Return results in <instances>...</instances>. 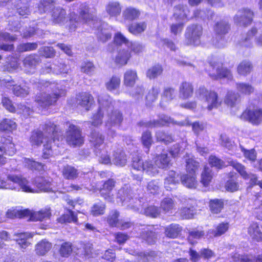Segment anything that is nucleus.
I'll list each match as a JSON object with an SVG mask.
<instances>
[{
	"label": "nucleus",
	"instance_id": "nucleus-1",
	"mask_svg": "<svg viewBox=\"0 0 262 262\" xmlns=\"http://www.w3.org/2000/svg\"><path fill=\"white\" fill-rule=\"evenodd\" d=\"M33 84L34 87L39 89L40 91H49L51 90L52 91V94L40 92L36 95L35 102L38 106L42 108L55 105L59 98L66 95V91L60 88L59 85L55 83L41 80L34 82Z\"/></svg>",
	"mask_w": 262,
	"mask_h": 262
},
{
	"label": "nucleus",
	"instance_id": "nucleus-2",
	"mask_svg": "<svg viewBox=\"0 0 262 262\" xmlns=\"http://www.w3.org/2000/svg\"><path fill=\"white\" fill-rule=\"evenodd\" d=\"M0 188L10 189L20 188L25 192L35 193L37 191L32 188L29 182L21 176L9 174L7 176V181H5L0 177Z\"/></svg>",
	"mask_w": 262,
	"mask_h": 262
},
{
	"label": "nucleus",
	"instance_id": "nucleus-3",
	"mask_svg": "<svg viewBox=\"0 0 262 262\" xmlns=\"http://www.w3.org/2000/svg\"><path fill=\"white\" fill-rule=\"evenodd\" d=\"M133 191V188L125 186L118 190L117 198L120 199L123 206L134 211H139L141 201L136 196L139 194Z\"/></svg>",
	"mask_w": 262,
	"mask_h": 262
},
{
	"label": "nucleus",
	"instance_id": "nucleus-4",
	"mask_svg": "<svg viewBox=\"0 0 262 262\" xmlns=\"http://www.w3.org/2000/svg\"><path fill=\"white\" fill-rule=\"evenodd\" d=\"M195 95L198 98L205 99L207 103V108L209 111L217 108L222 103L217 93L213 91H208L203 86H200L196 90Z\"/></svg>",
	"mask_w": 262,
	"mask_h": 262
},
{
	"label": "nucleus",
	"instance_id": "nucleus-5",
	"mask_svg": "<svg viewBox=\"0 0 262 262\" xmlns=\"http://www.w3.org/2000/svg\"><path fill=\"white\" fill-rule=\"evenodd\" d=\"M224 60V58H221L209 63L210 69L207 70L209 76L212 79H217L222 78L232 79V75L231 71L226 68L223 67V65L225 64V62H223Z\"/></svg>",
	"mask_w": 262,
	"mask_h": 262
},
{
	"label": "nucleus",
	"instance_id": "nucleus-6",
	"mask_svg": "<svg viewBox=\"0 0 262 262\" xmlns=\"http://www.w3.org/2000/svg\"><path fill=\"white\" fill-rule=\"evenodd\" d=\"M67 144L73 147L80 146L84 143V137L80 128L74 124H69L66 133Z\"/></svg>",
	"mask_w": 262,
	"mask_h": 262
},
{
	"label": "nucleus",
	"instance_id": "nucleus-7",
	"mask_svg": "<svg viewBox=\"0 0 262 262\" xmlns=\"http://www.w3.org/2000/svg\"><path fill=\"white\" fill-rule=\"evenodd\" d=\"M203 28L201 26L192 24L188 26L185 33V42L188 45H199L202 35Z\"/></svg>",
	"mask_w": 262,
	"mask_h": 262
},
{
	"label": "nucleus",
	"instance_id": "nucleus-8",
	"mask_svg": "<svg viewBox=\"0 0 262 262\" xmlns=\"http://www.w3.org/2000/svg\"><path fill=\"white\" fill-rule=\"evenodd\" d=\"M78 13L79 14L78 18L75 13H70L69 20L71 23L74 22L77 24L79 18H81L85 22H88L93 20L95 16L94 12L86 3L82 4L80 6Z\"/></svg>",
	"mask_w": 262,
	"mask_h": 262
},
{
	"label": "nucleus",
	"instance_id": "nucleus-9",
	"mask_svg": "<svg viewBox=\"0 0 262 262\" xmlns=\"http://www.w3.org/2000/svg\"><path fill=\"white\" fill-rule=\"evenodd\" d=\"M253 15V12L250 9L242 8L234 15L233 21L237 26L245 27L251 24Z\"/></svg>",
	"mask_w": 262,
	"mask_h": 262
},
{
	"label": "nucleus",
	"instance_id": "nucleus-10",
	"mask_svg": "<svg viewBox=\"0 0 262 262\" xmlns=\"http://www.w3.org/2000/svg\"><path fill=\"white\" fill-rule=\"evenodd\" d=\"M106 101H104L102 98L99 97L98 100L100 104L99 110L97 113L95 114L92 118L91 124L94 126H98L102 123V118L104 112L108 111L109 109L111 110V102L108 100V96H106Z\"/></svg>",
	"mask_w": 262,
	"mask_h": 262
},
{
	"label": "nucleus",
	"instance_id": "nucleus-11",
	"mask_svg": "<svg viewBox=\"0 0 262 262\" xmlns=\"http://www.w3.org/2000/svg\"><path fill=\"white\" fill-rule=\"evenodd\" d=\"M132 167L137 170L145 171L149 174L154 175L158 172L156 166L151 161L143 162L139 157H134L132 161Z\"/></svg>",
	"mask_w": 262,
	"mask_h": 262
},
{
	"label": "nucleus",
	"instance_id": "nucleus-12",
	"mask_svg": "<svg viewBox=\"0 0 262 262\" xmlns=\"http://www.w3.org/2000/svg\"><path fill=\"white\" fill-rule=\"evenodd\" d=\"M230 165L236 169L241 176L246 180H250L251 183L254 185H258L262 188V180H258L256 176L251 173H248L244 165L236 161H231L229 162Z\"/></svg>",
	"mask_w": 262,
	"mask_h": 262
},
{
	"label": "nucleus",
	"instance_id": "nucleus-13",
	"mask_svg": "<svg viewBox=\"0 0 262 262\" xmlns=\"http://www.w3.org/2000/svg\"><path fill=\"white\" fill-rule=\"evenodd\" d=\"M67 11L61 7H54L52 11L51 20L54 24L63 25L68 20Z\"/></svg>",
	"mask_w": 262,
	"mask_h": 262
},
{
	"label": "nucleus",
	"instance_id": "nucleus-14",
	"mask_svg": "<svg viewBox=\"0 0 262 262\" xmlns=\"http://www.w3.org/2000/svg\"><path fill=\"white\" fill-rule=\"evenodd\" d=\"M242 117L246 118L252 124L258 125L262 122V109L246 110L243 113Z\"/></svg>",
	"mask_w": 262,
	"mask_h": 262
},
{
	"label": "nucleus",
	"instance_id": "nucleus-15",
	"mask_svg": "<svg viewBox=\"0 0 262 262\" xmlns=\"http://www.w3.org/2000/svg\"><path fill=\"white\" fill-rule=\"evenodd\" d=\"M1 142L2 145H0V154L4 155L6 158V156H12L14 155L15 149L11 138L2 137Z\"/></svg>",
	"mask_w": 262,
	"mask_h": 262
},
{
	"label": "nucleus",
	"instance_id": "nucleus-16",
	"mask_svg": "<svg viewBox=\"0 0 262 262\" xmlns=\"http://www.w3.org/2000/svg\"><path fill=\"white\" fill-rule=\"evenodd\" d=\"M119 215V212L116 210L112 211L110 213L107 220L110 225L121 228L122 229H125L131 227L132 223L128 222L123 223L121 221H119L118 220Z\"/></svg>",
	"mask_w": 262,
	"mask_h": 262
},
{
	"label": "nucleus",
	"instance_id": "nucleus-17",
	"mask_svg": "<svg viewBox=\"0 0 262 262\" xmlns=\"http://www.w3.org/2000/svg\"><path fill=\"white\" fill-rule=\"evenodd\" d=\"M115 186V181L113 179H109L104 183L102 188L100 190L101 196L109 202L113 201V195H112L111 193Z\"/></svg>",
	"mask_w": 262,
	"mask_h": 262
},
{
	"label": "nucleus",
	"instance_id": "nucleus-18",
	"mask_svg": "<svg viewBox=\"0 0 262 262\" xmlns=\"http://www.w3.org/2000/svg\"><path fill=\"white\" fill-rule=\"evenodd\" d=\"M193 94V86L191 83L183 81L180 83L179 87V95L180 98L186 100L192 97Z\"/></svg>",
	"mask_w": 262,
	"mask_h": 262
},
{
	"label": "nucleus",
	"instance_id": "nucleus-19",
	"mask_svg": "<svg viewBox=\"0 0 262 262\" xmlns=\"http://www.w3.org/2000/svg\"><path fill=\"white\" fill-rule=\"evenodd\" d=\"M141 238L149 245L155 244L157 239V234L152 226H148L140 233Z\"/></svg>",
	"mask_w": 262,
	"mask_h": 262
},
{
	"label": "nucleus",
	"instance_id": "nucleus-20",
	"mask_svg": "<svg viewBox=\"0 0 262 262\" xmlns=\"http://www.w3.org/2000/svg\"><path fill=\"white\" fill-rule=\"evenodd\" d=\"M104 140V137L100 133L96 130L92 132L90 136V141L95 148V152L98 156V153L100 154V152L97 151V149L103 144Z\"/></svg>",
	"mask_w": 262,
	"mask_h": 262
},
{
	"label": "nucleus",
	"instance_id": "nucleus-21",
	"mask_svg": "<svg viewBox=\"0 0 262 262\" xmlns=\"http://www.w3.org/2000/svg\"><path fill=\"white\" fill-rule=\"evenodd\" d=\"M159 118H160L161 123L162 124V126H169L170 124L172 125H178L179 126L190 125L188 119H186L181 121H177L174 120L171 117L164 114L159 115Z\"/></svg>",
	"mask_w": 262,
	"mask_h": 262
},
{
	"label": "nucleus",
	"instance_id": "nucleus-22",
	"mask_svg": "<svg viewBox=\"0 0 262 262\" xmlns=\"http://www.w3.org/2000/svg\"><path fill=\"white\" fill-rule=\"evenodd\" d=\"M51 215L50 208H45L37 212L31 211V213L29 216H30V220L32 221H42L50 219Z\"/></svg>",
	"mask_w": 262,
	"mask_h": 262
},
{
	"label": "nucleus",
	"instance_id": "nucleus-23",
	"mask_svg": "<svg viewBox=\"0 0 262 262\" xmlns=\"http://www.w3.org/2000/svg\"><path fill=\"white\" fill-rule=\"evenodd\" d=\"M257 33L256 28L253 27L244 35L239 41V46L243 47L251 48L253 46V37Z\"/></svg>",
	"mask_w": 262,
	"mask_h": 262
},
{
	"label": "nucleus",
	"instance_id": "nucleus-24",
	"mask_svg": "<svg viewBox=\"0 0 262 262\" xmlns=\"http://www.w3.org/2000/svg\"><path fill=\"white\" fill-rule=\"evenodd\" d=\"M76 99L78 104L85 107L86 110H89V107L94 102L93 96L86 93H79L77 96Z\"/></svg>",
	"mask_w": 262,
	"mask_h": 262
},
{
	"label": "nucleus",
	"instance_id": "nucleus-25",
	"mask_svg": "<svg viewBox=\"0 0 262 262\" xmlns=\"http://www.w3.org/2000/svg\"><path fill=\"white\" fill-rule=\"evenodd\" d=\"M230 30V24L228 20L222 19L217 21L214 26V31L216 34L221 37L227 34Z\"/></svg>",
	"mask_w": 262,
	"mask_h": 262
},
{
	"label": "nucleus",
	"instance_id": "nucleus-26",
	"mask_svg": "<svg viewBox=\"0 0 262 262\" xmlns=\"http://www.w3.org/2000/svg\"><path fill=\"white\" fill-rule=\"evenodd\" d=\"M182 227L177 224H171L165 227L164 233L166 237L175 238L180 235Z\"/></svg>",
	"mask_w": 262,
	"mask_h": 262
},
{
	"label": "nucleus",
	"instance_id": "nucleus-27",
	"mask_svg": "<svg viewBox=\"0 0 262 262\" xmlns=\"http://www.w3.org/2000/svg\"><path fill=\"white\" fill-rule=\"evenodd\" d=\"M122 10V7L119 2L111 1L108 3L105 6V11L111 17L119 16Z\"/></svg>",
	"mask_w": 262,
	"mask_h": 262
},
{
	"label": "nucleus",
	"instance_id": "nucleus-28",
	"mask_svg": "<svg viewBox=\"0 0 262 262\" xmlns=\"http://www.w3.org/2000/svg\"><path fill=\"white\" fill-rule=\"evenodd\" d=\"M123 119V117L122 113L120 111L116 110L112 111L108 115V118L106 125L108 127L112 125H120Z\"/></svg>",
	"mask_w": 262,
	"mask_h": 262
},
{
	"label": "nucleus",
	"instance_id": "nucleus-29",
	"mask_svg": "<svg viewBox=\"0 0 262 262\" xmlns=\"http://www.w3.org/2000/svg\"><path fill=\"white\" fill-rule=\"evenodd\" d=\"M176 206V202L172 199L167 197L161 201L160 208L165 214L171 213Z\"/></svg>",
	"mask_w": 262,
	"mask_h": 262
},
{
	"label": "nucleus",
	"instance_id": "nucleus-30",
	"mask_svg": "<svg viewBox=\"0 0 262 262\" xmlns=\"http://www.w3.org/2000/svg\"><path fill=\"white\" fill-rule=\"evenodd\" d=\"M33 182L40 191L48 192L52 190V184L49 179H46L43 177H38L35 178Z\"/></svg>",
	"mask_w": 262,
	"mask_h": 262
},
{
	"label": "nucleus",
	"instance_id": "nucleus-31",
	"mask_svg": "<svg viewBox=\"0 0 262 262\" xmlns=\"http://www.w3.org/2000/svg\"><path fill=\"white\" fill-rule=\"evenodd\" d=\"M52 246L51 243L46 239H43L36 245L35 252L38 255L43 256L50 250Z\"/></svg>",
	"mask_w": 262,
	"mask_h": 262
},
{
	"label": "nucleus",
	"instance_id": "nucleus-32",
	"mask_svg": "<svg viewBox=\"0 0 262 262\" xmlns=\"http://www.w3.org/2000/svg\"><path fill=\"white\" fill-rule=\"evenodd\" d=\"M112 162L116 165L124 166L127 162L126 156L124 152L121 149H117L113 155Z\"/></svg>",
	"mask_w": 262,
	"mask_h": 262
},
{
	"label": "nucleus",
	"instance_id": "nucleus-33",
	"mask_svg": "<svg viewBox=\"0 0 262 262\" xmlns=\"http://www.w3.org/2000/svg\"><path fill=\"white\" fill-rule=\"evenodd\" d=\"M180 180V177L179 174H177L175 171L171 170L169 171L168 176L165 179V187L167 190H170L172 189V186L179 183Z\"/></svg>",
	"mask_w": 262,
	"mask_h": 262
},
{
	"label": "nucleus",
	"instance_id": "nucleus-34",
	"mask_svg": "<svg viewBox=\"0 0 262 262\" xmlns=\"http://www.w3.org/2000/svg\"><path fill=\"white\" fill-rule=\"evenodd\" d=\"M61 172L63 178L69 180L76 179L79 174L78 170L74 167L69 165L63 167Z\"/></svg>",
	"mask_w": 262,
	"mask_h": 262
},
{
	"label": "nucleus",
	"instance_id": "nucleus-35",
	"mask_svg": "<svg viewBox=\"0 0 262 262\" xmlns=\"http://www.w3.org/2000/svg\"><path fill=\"white\" fill-rule=\"evenodd\" d=\"M138 76L135 70L129 69L124 74V84L127 86H133L137 80Z\"/></svg>",
	"mask_w": 262,
	"mask_h": 262
},
{
	"label": "nucleus",
	"instance_id": "nucleus-36",
	"mask_svg": "<svg viewBox=\"0 0 262 262\" xmlns=\"http://www.w3.org/2000/svg\"><path fill=\"white\" fill-rule=\"evenodd\" d=\"M157 141L163 143L167 145L174 141V137L172 134L164 130H158L155 134Z\"/></svg>",
	"mask_w": 262,
	"mask_h": 262
},
{
	"label": "nucleus",
	"instance_id": "nucleus-37",
	"mask_svg": "<svg viewBox=\"0 0 262 262\" xmlns=\"http://www.w3.org/2000/svg\"><path fill=\"white\" fill-rule=\"evenodd\" d=\"M189 10L187 6L179 5L174 7L173 16L176 19L183 20L188 17Z\"/></svg>",
	"mask_w": 262,
	"mask_h": 262
},
{
	"label": "nucleus",
	"instance_id": "nucleus-38",
	"mask_svg": "<svg viewBox=\"0 0 262 262\" xmlns=\"http://www.w3.org/2000/svg\"><path fill=\"white\" fill-rule=\"evenodd\" d=\"M130 57V53L128 50L122 49L118 52L115 61L116 64L124 66L127 64Z\"/></svg>",
	"mask_w": 262,
	"mask_h": 262
},
{
	"label": "nucleus",
	"instance_id": "nucleus-39",
	"mask_svg": "<svg viewBox=\"0 0 262 262\" xmlns=\"http://www.w3.org/2000/svg\"><path fill=\"white\" fill-rule=\"evenodd\" d=\"M146 27L147 25L145 22H139L129 25L128 26V30L132 34L137 35L143 32Z\"/></svg>",
	"mask_w": 262,
	"mask_h": 262
},
{
	"label": "nucleus",
	"instance_id": "nucleus-40",
	"mask_svg": "<svg viewBox=\"0 0 262 262\" xmlns=\"http://www.w3.org/2000/svg\"><path fill=\"white\" fill-rule=\"evenodd\" d=\"M31 213V210L29 209H12L9 210L6 214L7 216L10 219H14L15 217L24 218L29 216Z\"/></svg>",
	"mask_w": 262,
	"mask_h": 262
},
{
	"label": "nucleus",
	"instance_id": "nucleus-41",
	"mask_svg": "<svg viewBox=\"0 0 262 262\" xmlns=\"http://www.w3.org/2000/svg\"><path fill=\"white\" fill-rule=\"evenodd\" d=\"M176 97L175 89L171 87H166L164 88L162 95V101L160 104L162 106L165 107L166 105L164 103L163 101H170Z\"/></svg>",
	"mask_w": 262,
	"mask_h": 262
},
{
	"label": "nucleus",
	"instance_id": "nucleus-42",
	"mask_svg": "<svg viewBox=\"0 0 262 262\" xmlns=\"http://www.w3.org/2000/svg\"><path fill=\"white\" fill-rule=\"evenodd\" d=\"M29 0H19L16 5V8L17 12L21 16L28 15L30 13L29 8Z\"/></svg>",
	"mask_w": 262,
	"mask_h": 262
},
{
	"label": "nucleus",
	"instance_id": "nucleus-43",
	"mask_svg": "<svg viewBox=\"0 0 262 262\" xmlns=\"http://www.w3.org/2000/svg\"><path fill=\"white\" fill-rule=\"evenodd\" d=\"M138 256L142 262H152L158 258V253L154 251L138 253Z\"/></svg>",
	"mask_w": 262,
	"mask_h": 262
},
{
	"label": "nucleus",
	"instance_id": "nucleus-44",
	"mask_svg": "<svg viewBox=\"0 0 262 262\" xmlns=\"http://www.w3.org/2000/svg\"><path fill=\"white\" fill-rule=\"evenodd\" d=\"M248 233L250 236L255 241L257 242L262 241V232L257 223H253L250 226Z\"/></svg>",
	"mask_w": 262,
	"mask_h": 262
},
{
	"label": "nucleus",
	"instance_id": "nucleus-45",
	"mask_svg": "<svg viewBox=\"0 0 262 262\" xmlns=\"http://www.w3.org/2000/svg\"><path fill=\"white\" fill-rule=\"evenodd\" d=\"M140 15V12L133 7L126 8L123 12L122 15L125 19L134 20L137 19Z\"/></svg>",
	"mask_w": 262,
	"mask_h": 262
},
{
	"label": "nucleus",
	"instance_id": "nucleus-46",
	"mask_svg": "<svg viewBox=\"0 0 262 262\" xmlns=\"http://www.w3.org/2000/svg\"><path fill=\"white\" fill-rule=\"evenodd\" d=\"M195 173L185 174L180 177L182 183L189 188H195L197 181L195 180Z\"/></svg>",
	"mask_w": 262,
	"mask_h": 262
},
{
	"label": "nucleus",
	"instance_id": "nucleus-47",
	"mask_svg": "<svg viewBox=\"0 0 262 262\" xmlns=\"http://www.w3.org/2000/svg\"><path fill=\"white\" fill-rule=\"evenodd\" d=\"M170 159L167 154L158 155L155 160V164L160 168H166L170 165Z\"/></svg>",
	"mask_w": 262,
	"mask_h": 262
},
{
	"label": "nucleus",
	"instance_id": "nucleus-48",
	"mask_svg": "<svg viewBox=\"0 0 262 262\" xmlns=\"http://www.w3.org/2000/svg\"><path fill=\"white\" fill-rule=\"evenodd\" d=\"M6 86L9 89L12 90L14 94L17 96L25 97L29 94L28 89H24L20 85H14L10 82H7Z\"/></svg>",
	"mask_w": 262,
	"mask_h": 262
},
{
	"label": "nucleus",
	"instance_id": "nucleus-49",
	"mask_svg": "<svg viewBox=\"0 0 262 262\" xmlns=\"http://www.w3.org/2000/svg\"><path fill=\"white\" fill-rule=\"evenodd\" d=\"M55 2L52 0H41L38 4V10L40 14L46 13L47 11L54 8Z\"/></svg>",
	"mask_w": 262,
	"mask_h": 262
},
{
	"label": "nucleus",
	"instance_id": "nucleus-50",
	"mask_svg": "<svg viewBox=\"0 0 262 262\" xmlns=\"http://www.w3.org/2000/svg\"><path fill=\"white\" fill-rule=\"evenodd\" d=\"M253 66L250 61L243 60L237 67V71L238 73L242 75H246L252 71Z\"/></svg>",
	"mask_w": 262,
	"mask_h": 262
},
{
	"label": "nucleus",
	"instance_id": "nucleus-51",
	"mask_svg": "<svg viewBox=\"0 0 262 262\" xmlns=\"http://www.w3.org/2000/svg\"><path fill=\"white\" fill-rule=\"evenodd\" d=\"M224 202L220 199L211 200L209 201L210 210L213 213H220L224 207Z\"/></svg>",
	"mask_w": 262,
	"mask_h": 262
},
{
	"label": "nucleus",
	"instance_id": "nucleus-52",
	"mask_svg": "<svg viewBox=\"0 0 262 262\" xmlns=\"http://www.w3.org/2000/svg\"><path fill=\"white\" fill-rule=\"evenodd\" d=\"M43 134L40 130H35L32 132L30 138V142L32 146H38L40 145L43 141Z\"/></svg>",
	"mask_w": 262,
	"mask_h": 262
},
{
	"label": "nucleus",
	"instance_id": "nucleus-53",
	"mask_svg": "<svg viewBox=\"0 0 262 262\" xmlns=\"http://www.w3.org/2000/svg\"><path fill=\"white\" fill-rule=\"evenodd\" d=\"M77 220V216L71 210H68V213L64 214L58 219V222L61 223H76Z\"/></svg>",
	"mask_w": 262,
	"mask_h": 262
},
{
	"label": "nucleus",
	"instance_id": "nucleus-54",
	"mask_svg": "<svg viewBox=\"0 0 262 262\" xmlns=\"http://www.w3.org/2000/svg\"><path fill=\"white\" fill-rule=\"evenodd\" d=\"M40 61L39 57L36 54L30 55L23 60V63L26 67H34Z\"/></svg>",
	"mask_w": 262,
	"mask_h": 262
},
{
	"label": "nucleus",
	"instance_id": "nucleus-55",
	"mask_svg": "<svg viewBox=\"0 0 262 262\" xmlns=\"http://www.w3.org/2000/svg\"><path fill=\"white\" fill-rule=\"evenodd\" d=\"M45 133L52 139H54L56 134L58 132V128L54 123L48 122L45 125L43 128Z\"/></svg>",
	"mask_w": 262,
	"mask_h": 262
},
{
	"label": "nucleus",
	"instance_id": "nucleus-56",
	"mask_svg": "<svg viewBox=\"0 0 262 262\" xmlns=\"http://www.w3.org/2000/svg\"><path fill=\"white\" fill-rule=\"evenodd\" d=\"M163 72L161 66L157 64L149 68L147 72L146 76L149 79H154L160 75Z\"/></svg>",
	"mask_w": 262,
	"mask_h": 262
},
{
	"label": "nucleus",
	"instance_id": "nucleus-57",
	"mask_svg": "<svg viewBox=\"0 0 262 262\" xmlns=\"http://www.w3.org/2000/svg\"><path fill=\"white\" fill-rule=\"evenodd\" d=\"M212 178L211 170L209 167H205L201 174V182L204 186H207L210 184Z\"/></svg>",
	"mask_w": 262,
	"mask_h": 262
},
{
	"label": "nucleus",
	"instance_id": "nucleus-58",
	"mask_svg": "<svg viewBox=\"0 0 262 262\" xmlns=\"http://www.w3.org/2000/svg\"><path fill=\"white\" fill-rule=\"evenodd\" d=\"M160 91V89L159 86H154L146 96L147 102L150 104L154 102L157 99Z\"/></svg>",
	"mask_w": 262,
	"mask_h": 262
},
{
	"label": "nucleus",
	"instance_id": "nucleus-59",
	"mask_svg": "<svg viewBox=\"0 0 262 262\" xmlns=\"http://www.w3.org/2000/svg\"><path fill=\"white\" fill-rule=\"evenodd\" d=\"M239 96L237 93L233 92H229L225 100V103L231 107L234 106L238 101Z\"/></svg>",
	"mask_w": 262,
	"mask_h": 262
},
{
	"label": "nucleus",
	"instance_id": "nucleus-60",
	"mask_svg": "<svg viewBox=\"0 0 262 262\" xmlns=\"http://www.w3.org/2000/svg\"><path fill=\"white\" fill-rule=\"evenodd\" d=\"M186 170L190 174H195L199 167V163L193 159L188 158L186 159Z\"/></svg>",
	"mask_w": 262,
	"mask_h": 262
},
{
	"label": "nucleus",
	"instance_id": "nucleus-61",
	"mask_svg": "<svg viewBox=\"0 0 262 262\" xmlns=\"http://www.w3.org/2000/svg\"><path fill=\"white\" fill-rule=\"evenodd\" d=\"M141 142L143 146L147 148L148 151L149 147L153 143L151 133L146 130L143 133L141 137Z\"/></svg>",
	"mask_w": 262,
	"mask_h": 262
},
{
	"label": "nucleus",
	"instance_id": "nucleus-62",
	"mask_svg": "<svg viewBox=\"0 0 262 262\" xmlns=\"http://www.w3.org/2000/svg\"><path fill=\"white\" fill-rule=\"evenodd\" d=\"M16 128V124L13 121L5 119L0 123V129L3 131H12Z\"/></svg>",
	"mask_w": 262,
	"mask_h": 262
},
{
	"label": "nucleus",
	"instance_id": "nucleus-63",
	"mask_svg": "<svg viewBox=\"0 0 262 262\" xmlns=\"http://www.w3.org/2000/svg\"><path fill=\"white\" fill-rule=\"evenodd\" d=\"M120 78L116 76H113L105 84L107 90L110 91L117 89L120 84Z\"/></svg>",
	"mask_w": 262,
	"mask_h": 262
},
{
	"label": "nucleus",
	"instance_id": "nucleus-64",
	"mask_svg": "<svg viewBox=\"0 0 262 262\" xmlns=\"http://www.w3.org/2000/svg\"><path fill=\"white\" fill-rule=\"evenodd\" d=\"M228 223H222L216 227L215 230L210 231V233L214 237L220 236L224 234L228 230Z\"/></svg>",
	"mask_w": 262,
	"mask_h": 262
}]
</instances>
